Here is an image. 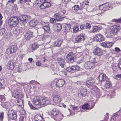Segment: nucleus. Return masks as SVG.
<instances>
[{
  "label": "nucleus",
  "mask_w": 121,
  "mask_h": 121,
  "mask_svg": "<svg viewBox=\"0 0 121 121\" xmlns=\"http://www.w3.org/2000/svg\"><path fill=\"white\" fill-rule=\"evenodd\" d=\"M82 55V54L81 52H77L75 53V57L76 58L78 59L79 58H81V57H83Z\"/></svg>",
  "instance_id": "obj_38"
},
{
  "label": "nucleus",
  "mask_w": 121,
  "mask_h": 121,
  "mask_svg": "<svg viewBox=\"0 0 121 121\" xmlns=\"http://www.w3.org/2000/svg\"><path fill=\"white\" fill-rule=\"evenodd\" d=\"M83 57H81V58L77 59V63L78 64H80L83 62Z\"/></svg>",
  "instance_id": "obj_44"
},
{
  "label": "nucleus",
  "mask_w": 121,
  "mask_h": 121,
  "mask_svg": "<svg viewBox=\"0 0 121 121\" xmlns=\"http://www.w3.org/2000/svg\"><path fill=\"white\" fill-rule=\"evenodd\" d=\"M37 24L36 21L34 19L31 21L29 23L30 26L32 27L35 26Z\"/></svg>",
  "instance_id": "obj_29"
},
{
  "label": "nucleus",
  "mask_w": 121,
  "mask_h": 121,
  "mask_svg": "<svg viewBox=\"0 0 121 121\" xmlns=\"http://www.w3.org/2000/svg\"><path fill=\"white\" fill-rule=\"evenodd\" d=\"M115 30H117V32L118 30H120L121 29V27L119 25H116L114 26H112Z\"/></svg>",
  "instance_id": "obj_41"
},
{
  "label": "nucleus",
  "mask_w": 121,
  "mask_h": 121,
  "mask_svg": "<svg viewBox=\"0 0 121 121\" xmlns=\"http://www.w3.org/2000/svg\"><path fill=\"white\" fill-rule=\"evenodd\" d=\"M53 101L56 104H58L61 101V97L59 96L56 95L53 98Z\"/></svg>",
  "instance_id": "obj_27"
},
{
  "label": "nucleus",
  "mask_w": 121,
  "mask_h": 121,
  "mask_svg": "<svg viewBox=\"0 0 121 121\" xmlns=\"http://www.w3.org/2000/svg\"><path fill=\"white\" fill-rule=\"evenodd\" d=\"M112 86V83L109 80H107L105 82L104 87L106 89H110Z\"/></svg>",
  "instance_id": "obj_25"
},
{
  "label": "nucleus",
  "mask_w": 121,
  "mask_h": 121,
  "mask_svg": "<svg viewBox=\"0 0 121 121\" xmlns=\"http://www.w3.org/2000/svg\"><path fill=\"white\" fill-rule=\"evenodd\" d=\"M41 25L43 26V28L44 27L46 26H48L49 25V24L48 23H45L44 22H42L41 24Z\"/></svg>",
  "instance_id": "obj_50"
},
{
  "label": "nucleus",
  "mask_w": 121,
  "mask_h": 121,
  "mask_svg": "<svg viewBox=\"0 0 121 121\" xmlns=\"http://www.w3.org/2000/svg\"><path fill=\"white\" fill-rule=\"evenodd\" d=\"M80 70L79 67L78 65L73 66L71 67H68L66 70L69 72H76Z\"/></svg>",
  "instance_id": "obj_8"
},
{
  "label": "nucleus",
  "mask_w": 121,
  "mask_h": 121,
  "mask_svg": "<svg viewBox=\"0 0 121 121\" xmlns=\"http://www.w3.org/2000/svg\"><path fill=\"white\" fill-rule=\"evenodd\" d=\"M118 67L121 70V62L118 63Z\"/></svg>",
  "instance_id": "obj_64"
},
{
  "label": "nucleus",
  "mask_w": 121,
  "mask_h": 121,
  "mask_svg": "<svg viewBox=\"0 0 121 121\" xmlns=\"http://www.w3.org/2000/svg\"><path fill=\"white\" fill-rule=\"evenodd\" d=\"M110 4L107 3L101 5L99 7V9L102 11L107 10L110 8Z\"/></svg>",
  "instance_id": "obj_15"
},
{
  "label": "nucleus",
  "mask_w": 121,
  "mask_h": 121,
  "mask_svg": "<svg viewBox=\"0 0 121 121\" xmlns=\"http://www.w3.org/2000/svg\"><path fill=\"white\" fill-rule=\"evenodd\" d=\"M71 25L70 24H66L65 25V27H64V29L65 30V31L68 32L70 30L71 28Z\"/></svg>",
  "instance_id": "obj_36"
},
{
  "label": "nucleus",
  "mask_w": 121,
  "mask_h": 121,
  "mask_svg": "<svg viewBox=\"0 0 121 121\" xmlns=\"http://www.w3.org/2000/svg\"><path fill=\"white\" fill-rule=\"evenodd\" d=\"M94 55L100 56L103 54V50L99 48H95L93 52Z\"/></svg>",
  "instance_id": "obj_9"
},
{
  "label": "nucleus",
  "mask_w": 121,
  "mask_h": 121,
  "mask_svg": "<svg viewBox=\"0 0 121 121\" xmlns=\"http://www.w3.org/2000/svg\"><path fill=\"white\" fill-rule=\"evenodd\" d=\"M102 27H98L97 26H95L93 27L92 32L95 33L101 30Z\"/></svg>",
  "instance_id": "obj_28"
},
{
  "label": "nucleus",
  "mask_w": 121,
  "mask_h": 121,
  "mask_svg": "<svg viewBox=\"0 0 121 121\" xmlns=\"http://www.w3.org/2000/svg\"><path fill=\"white\" fill-rule=\"evenodd\" d=\"M56 60L57 61V63H58V65L62 67H64L65 65V62L64 59L61 58H58Z\"/></svg>",
  "instance_id": "obj_21"
},
{
  "label": "nucleus",
  "mask_w": 121,
  "mask_h": 121,
  "mask_svg": "<svg viewBox=\"0 0 121 121\" xmlns=\"http://www.w3.org/2000/svg\"><path fill=\"white\" fill-rule=\"evenodd\" d=\"M30 18V17L26 15H22L19 18V19L20 21L22 22V23L24 22L25 23H26L27 21ZM24 24V23H23Z\"/></svg>",
  "instance_id": "obj_14"
},
{
  "label": "nucleus",
  "mask_w": 121,
  "mask_h": 121,
  "mask_svg": "<svg viewBox=\"0 0 121 121\" xmlns=\"http://www.w3.org/2000/svg\"><path fill=\"white\" fill-rule=\"evenodd\" d=\"M91 105L92 106V107H91V108H90V109H92V108L94 107L95 105V103L93 102H91Z\"/></svg>",
  "instance_id": "obj_63"
},
{
  "label": "nucleus",
  "mask_w": 121,
  "mask_h": 121,
  "mask_svg": "<svg viewBox=\"0 0 121 121\" xmlns=\"http://www.w3.org/2000/svg\"><path fill=\"white\" fill-rule=\"evenodd\" d=\"M9 47L11 49L12 53L16 52L17 49V46L16 45H13Z\"/></svg>",
  "instance_id": "obj_37"
},
{
  "label": "nucleus",
  "mask_w": 121,
  "mask_h": 121,
  "mask_svg": "<svg viewBox=\"0 0 121 121\" xmlns=\"http://www.w3.org/2000/svg\"><path fill=\"white\" fill-rule=\"evenodd\" d=\"M94 38L96 39L97 42H100L105 40V38L100 33L95 35Z\"/></svg>",
  "instance_id": "obj_12"
},
{
  "label": "nucleus",
  "mask_w": 121,
  "mask_h": 121,
  "mask_svg": "<svg viewBox=\"0 0 121 121\" xmlns=\"http://www.w3.org/2000/svg\"><path fill=\"white\" fill-rule=\"evenodd\" d=\"M20 68L18 66H17L15 69V72H18L20 71Z\"/></svg>",
  "instance_id": "obj_55"
},
{
  "label": "nucleus",
  "mask_w": 121,
  "mask_h": 121,
  "mask_svg": "<svg viewBox=\"0 0 121 121\" xmlns=\"http://www.w3.org/2000/svg\"><path fill=\"white\" fill-rule=\"evenodd\" d=\"M56 60L57 61V63H58V65L62 67H64L65 65V62L64 59L61 58H58Z\"/></svg>",
  "instance_id": "obj_19"
},
{
  "label": "nucleus",
  "mask_w": 121,
  "mask_h": 121,
  "mask_svg": "<svg viewBox=\"0 0 121 121\" xmlns=\"http://www.w3.org/2000/svg\"><path fill=\"white\" fill-rule=\"evenodd\" d=\"M43 28L46 33H45L44 34L40 35L39 37L40 40H43L49 37V34L48 33H49L50 30V26L49 25H48V26L44 27Z\"/></svg>",
  "instance_id": "obj_4"
},
{
  "label": "nucleus",
  "mask_w": 121,
  "mask_h": 121,
  "mask_svg": "<svg viewBox=\"0 0 121 121\" xmlns=\"http://www.w3.org/2000/svg\"><path fill=\"white\" fill-rule=\"evenodd\" d=\"M8 115L9 118L12 120H15L17 118L16 113L13 110H9L8 111Z\"/></svg>",
  "instance_id": "obj_7"
},
{
  "label": "nucleus",
  "mask_w": 121,
  "mask_h": 121,
  "mask_svg": "<svg viewBox=\"0 0 121 121\" xmlns=\"http://www.w3.org/2000/svg\"><path fill=\"white\" fill-rule=\"evenodd\" d=\"M70 106L71 108H72L74 110H78L79 109L78 107H75L74 105H71Z\"/></svg>",
  "instance_id": "obj_46"
},
{
  "label": "nucleus",
  "mask_w": 121,
  "mask_h": 121,
  "mask_svg": "<svg viewBox=\"0 0 121 121\" xmlns=\"http://www.w3.org/2000/svg\"><path fill=\"white\" fill-rule=\"evenodd\" d=\"M56 60L57 61V63H58V65L62 67H64L65 65V62L64 59L61 58H58Z\"/></svg>",
  "instance_id": "obj_20"
},
{
  "label": "nucleus",
  "mask_w": 121,
  "mask_h": 121,
  "mask_svg": "<svg viewBox=\"0 0 121 121\" xmlns=\"http://www.w3.org/2000/svg\"><path fill=\"white\" fill-rule=\"evenodd\" d=\"M95 82V80L94 79L90 80L87 81L86 82V83L87 84L91 86L93 85Z\"/></svg>",
  "instance_id": "obj_34"
},
{
  "label": "nucleus",
  "mask_w": 121,
  "mask_h": 121,
  "mask_svg": "<svg viewBox=\"0 0 121 121\" xmlns=\"http://www.w3.org/2000/svg\"><path fill=\"white\" fill-rule=\"evenodd\" d=\"M95 66V64L92 62L88 61L84 65L85 68L87 69H90L93 68Z\"/></svg>",
  "instance_id": "obj_11"
},
{
  "label": "nucleus",
  "mask_w": 121,
  "mask_h": 121,
  "mask_svg": "<svg viewBox=\"0 0 121 121\" xmlns=\"http://www.w3.org/2000/svg\"><path fill=\"white\" fill-rule=\"evenodd\" d=\"M112 21L114 22L117 23H119L121 22V18L117 19H113L112 20Z\"/></svg>",
  "instance_id": "obj_52"
},
{
  "label": "nucleus",
  "mask_w": 121,
  "mask_h": 121,
  "mask_svg": "<svg viewBox=\"0 0 121 121\" xmlns=\"http://www.w3.org/2000/svg\"><path fill=\"white\" fill-rule=\"evenodd\" d=\"M74 8V10L75 11H78L80 9L79 6L77 5H75L72 8V9Z\"/></svg>",
  "instance_id": "obj_43"
},
{
  "label": "nucleus",
  "mask_w": 121,
  "mask_h": 121,
  "mask_svg": "<svg viewBox=\"0 0 121 121\" xmlns=\"http://www.w3.org/2000/svg\"><path fill=\"white\" fill-rule=\"evenodd\" d=\"M40 4L39 6L40 8L41 9H44L51 6V4L49 2H47V0H39Z\"/></svg>",
  "instance_id": "obj_3"
},
{
  "label": "nucleus",
  "mask_w": 121,
  "mask_h": 121,
  "mask_svg": "<svg viewBox=\"0 0 121 121\" xmlns=\"http://www.w3.org/2000/svg\"><path fill=\"white\" fill-rule=\"evenodd\" d=\"M65 13V11H60L58 13L55 14L54 16V17L57 21H61L64 17V15Z\"/></svg>",
  "instance_id": "obj_6"
},
{
  "label": "nucleus",
  "mask_w": 121,
  "mask_h": 121,
  "mask_svg": "<svg viewBox=\"0 0 121 121\" xmlns=\"http://www.w3.org/2000/svg\"><path fill=\"white\" fill-rule=\"evenodd\" d=\"M39 46L37 44L34 43L33 44L32 46V50H35Z\"/></svg>",
  "instance_id": "obj_39"
},
{
  "label": "nucleus",
  "mask_w": 121,
  "mask_h": 121,
  "mask_svg": "<svg viewBox=\"0 0 121 121\" xmlns=\"http://www.w3.org/2000/svg\"><path fill=\"white\" fill-rule=\"evenodd\" d=\"M0 31L1 32H2V34H1V35H2L3 34L5 33V29L4 28H3L1 29Z\"/></svg>",
  "instance_id": "obj_61"
},
{
  "label": "nucleus",
  "mask_w": 121,
  "mask_h": 121,
  "mask_svg": "<svg viewBox=\"0 0 121 121\" xmlns=\"http://www.w3.org/2000/svg\"><path fill=\"white\" fill-rule=\"evenodd\" d=\"M6 52L7 54L9 55H10L12 53L11 50V49L9 47L6 50Z\"/></svg>",
  "instance_id": "obj_47"
},
{
  "label": "nucleus",
  "mask_w": 121,
  "mask_h": 121,
  "mask_svg": "<svg viewBox=\"0 0 121 121\" xmlns=\"http://www.w3.org/2000/svg\"><path fill=\"white\" fill-rule=\"evenodd\" d=\"M42 64L41 62L39 61H38L36 63V65L37 66H40Z\"/></svg>",
  "instance_id": "obj_57"
},
{
  "label": "nucleus",
  "mask_w": 121,
  "mask_h": 121,
  "mask_svg": "<svg viewBox=\"0 0 121 121\" xmlns=\"http://www.w3.org/2000/svg\"><path fill=\"white\" fill-rule=\"evenodd\" d=\"M56 29L57 31L60 30L62 28V26L59 23L56 24L55 25Z\"/></svg>",
  "instance_id": "obj_35"
},
{
  "label": "nucleus",
  "mask_w": 121,
  "mask_h": 121,
  "mask_svg": "<svg viewBox=\"0 0 121 121\" xmlns=\"http://www.w3.org/2000/svg\"><path fill=\"white\" fill-rule=\"evenodd\" d=\"M60 107H63L64 108H65L66 107V105L64 103H62L60 104Z\"/></svg>",
  "instance_id": "obj_62"
},
{
  "label": "nucleus",
  "mask_w": 121,
  "mask_h": 121,
  "mask_svg": "<svg viewBox=\"0 0 121 121\" xmlns=\"http://www.w3.org/2000/svg\"><path fill=\"white\" fill-rule=\"evenodd\" d=\"M35 119L36 121H41L42 120L43 118L40 115H37L35 116Z\"/></svg>",
  "instance_id": "obj_33"
},
{
  "label": "nucleus",
  "mask_w": 121,
  "mask_h": 121,
  "mask_svg": "<svg viewBox=\"0 0 121 121\" xmlns=\"http://www.w3.org/2000/svg\"><path fill=\"white\" fill-rule=\"evenodd\" d=\"M56 83H53L51 84V87L53 89H54L56 86Z\"/></svg>",
  "instance_id": "obj_53"
},
{
  "label": "nucleus",
  "mask_w": 121,
  "mask_h": 121,
  "mask_svg": "<svg viewBox=\"0 0 121 121\" xmlns=\"http://www.w3.org/2000/svg\"><path fill=\"white\" fill-rule=\"evenodd\" d=\"M6 78H4L3 79H1L0 80V83L1 84V85H4L6 82Z\"/></svg>",
  "instance_id": "obj_42"
},
{
  "label": "nucleus",
  "mask_w": 121,
  "mask_h": 121,
  "mask_svg": "<svg viewBox=\"0 0 121 121\" xmlns=\"http://www.w3.org/2000/svg\"><path fill=\"white\" fill-rule=\"evenodd\" d=\"M33 35L32 32L30 31L26 32L25 35V38L26 40H28L32 37Z\"/></svg>",
  "instance_id": "obj_23"
},
{
  "label": "nucleus",
  "mask_w": 121,
  "mask_h": 121,
  "mask_svg": "<svg viewBox=\"0 0 121 121\" xmlns=\"http://www.w3.org/2000/svg\"><path fill=\"white\" fill-rule=\"evenodd\" d=\"M19 121H26V119L23 117H21L19 119Z\"/></svg>",
  "instance_id": "obj_58"
},
{
  "label": "nucleus",
  "mask_w": 121,
  "mask_h": 121,
  "mask_svg": "<svg viewBox=\"0 0 121 121\" xmlns=\"http://www.w3.org/2000/svg\"><path fill=\"white\" fill-rule=\"evenodd\" d=\"M82 108L83 109H88L90 108V105L88 104H85L82 106Z\"/></svg>",
  "instance_id": "obj_40"
},
{
  "label": "nucleus",
  "mask_w": 121,
  "mask_h": 121,
  "mask_svg": "<svg viewBox=\"0 0 121 121\" xmlns=\"http://www.w3.org/2000/svg\"><path fill=\"white\" fill-rule=\"evenodd\" d=\"M113 44L112 42H107L101 43L100 45L105 48H110L112 46Z\"/></svg>",
  "instance_id": "obj_16"
},
{
  "label": "nucleus",
  "mask_w": 121,
  "mask_h": 121,
  "mask_svg": "<svg viewBox=\"0 0 121 121\" xmlns=\"http://www.w3.org/2000/svg\"><path fill=\"white\" fill-rule=\"evenodd\" d=\"M19 19L17 17H11L9 19L8 24L11 27L16 26L18 23Z\"/></svg>",
  "instance_id": "obj_2"
},
{
  "label": "nucleus",
  "mask_w": 121,
  "mask_h": 121,
  "mask_svg": "<svg viewBox=\"0 0 121 121\" xmlns=\"http://www.w3.org/2000/svg\"><path fill=\"white\" fill-rule=\"evenodd\" d=\"M65 81L63 79H60L56 82V86L59 87L62 86L65 83Z\"/></svg>",
  "instance_id": "obj_22"
},
{
  "label": "nucleus",
  "mask_w": 121,
  "mask_h": 121,
  "mask_svg": "<svg viewBox=\"0 0 121 121\" xmlns=\"http://www.w3.org/2000/svg\"><path fill=\"white\" fill-rule=\"evenodd\" d=\"M98 78L100 82H104L107 78V77L106 74L103 73H100L98 76Z\"/></svg>",
  "instance_id": "obj_18"
},
{
  "label": "nucleus",
  "mask_w": 121,
  "mask_h": 121,
  "mask_svg": "<svg viewBox=\"0 0 121 121\" xmlns=\"http://www.w3.org/2000/svg\"><path fill=\"white\" fill-rule=\"evenodd\" d=\"M74 55L72 52L69 53L66 56V59L68 62H72L74 60Z\"/></svg>",
  "instance_id": "obj_17"
},
{
  "label": "nucleus",
  "mask_w": 121,
  "mask_h": 121,
  "mask_svg": "<svg viewBox=\"0 0 121 121\" xmlns=\"http://www.w3.org/2000/svg\"><path fill=\"white\" fill-rule=\"evenodd\" d=\"M78 93L81 94L83 97L85 96L87 94V92L86 89L82 88L80 89L78 91Z\"/></svg>",
  "instance_id": "obj_26"
},
{
  "label": "nucleus",
  "mask_w": 121,
  "mask_h": 121,
  "mask_svg": "<svg viewBox=\"0 0 121 121\" xmlns=\"http://www.w3.org/2000/svg\"><path fill=\"white\" fill-rule=\"evenodd\" d=\"M86 29H90L91 27V25L89 23H87L86 24Z\"/></svg>",
  "instance_id": "obj_54"
},
{
  "label": "nucleus",
  "mask_w": 121,
  "mask_h": 121,
  "mask_svg": "<svg viewBox=\"0 0 121 121\" xmlns=\"http://www.w3.org/2000/svg\"><path fill=\"white\" fill-rule=\"evenodd\" d=\"M115 51L117 52H119L121 51L120 49L118 47H116L115 48Z\"/></svg>",
  "instance_id": "obj_59"
},
{
  "label": "nucleus",
  "mask_w": 121,
  "mask_h": 121,
  "mask_svg": "<svg viewBox=\"0 0 121 121\" xmlns=\"http://www.w3.org/2000/svg\"><path fill=\"white\" fill-rule=\"evenodd\" d=\"M14 62L12 61L8 62L7 65V68L9 69H12L14 68Z\"/></svg>",
  "instance_id": "obj_24"
},
{
  "label": "nucleus",
  "mask_w": 121,
  "mask_h": 121,
  "mask_svg": "<svg viewBox=\"0 0 121 121\" xmlns=\"http://www.w3.org/2000/svg\"><path fill=\"white\" fill-rule=\"evenodd\" d=\"M79 30L78 27L77 26H74L73 28V32L74 33L77 32Z\"/></svg>",
  "instance_id": "obj_45"
},
{
  "label": "nucleus",
  "mask_w": 121,
  "mask_h": 121,
  "mask_svg": "<svg viewBox=\"0 0 121 121\" xmlns=\"http://www.w3.org/2000/svg\"><path fill=\"white\" fill-rule=\"evenodd\" d=\"M28 60L29 61V62L31 64L33 62H34L33 59L31 58H29Z\"/></svg>",
  "instance_id": "obj_60"
},
{
  "label": "nucleus",
  "mask_w": 121,
  "mask_h": 121,
  "mask_svg": "<svg viewBox=\"0 0 121 121\" xmlns=\"http://www.w3.org/2000/svg\"><path fill=\"white\" fill-rule=\"evenodd\" d=\"M4 115L3 112L0 113V121H2L4 118Z\"/></svg>",
  "instance_id": "obj_48"
},
{
  "label": "nucleus",
  "mask_w": 121,
  "mask_h": 121,
  "mask_svg": "<svg viewBox=\"0 0 121 121\" xmlns=\"http://www.w3.org/2000/svg\"><path fill=\"white\" fill-rule=\"evenodd\" d=\"M62 41L61 40H60L58 41L55 42L54 44V47L60 46L62 44Z\"/></svg>",
  "instance_id": "obj_31"
},
{
  "label": "nucleus",
  "mask_w": 121,
  "mask_h": 121,
  "mask_svg": "<svg viewBox=\"0 0 121 121\" xmlns=\"http://www.w3.org/2000/svg\"><path fill=\"white\" fill-rule=\"evenodd\" d=\"M56 20L54 18H51L50 20V22L51 23H54L56 22Z\"/></svg>",
  "instance_id": "obj_51"
},
{
  "label": "nucleus",
  "mask_w": 121,
  "mask_h": 121,
  "mask_svg": "<svg viewBox=\"0 0 121 121\" xmlns=\"http://www.w3.org/2000/svg\"><path fill=\"white\" fill-rule=\"evenodd\" d=\"M20 29L18 28L15 29L13 30V33L16 35H18L21 32Z\"/></svg>",
  "instance_id": "obj_32"
},
{
  "label": "nucleus",
  "mask_w": 121,
  "mask_h": 121,
  "mask_svg": "<svg viewBox=\"0 0 121 121\" xmlns=\"http://www.w3.org/2000/svg\"><path fill=\"white\" fill-rule=\"evenodd\" d=\"M12 97L17 99V103H19L22 101L21 98L22 94L21 93H18L17 92L15 93H14L12 95Z\"/></svg>",
  "instance_id": "obj_13"
},
{
  "label": "nucleus",
  "mask_w": 121,
  "mask_h": 121,
  "mask_svg": "<svg viewBox=\"0 0 121 121\" xmlns=\"http://www.w3.org/2000/svg\"><path fill=\"white\" fill-rule=\"evenodd\" d=\"M117 32V30H115L112 26L105 32V35L107 38H111Z\"/></svg>",
  "instance_id": "obj_5"
},
{
  "label": "nucleus",
  "mask_w": 121,
  "mask_h": 121,
  "mask_svg": "<svg viewBox=\"0 0 121 121\" xmlns=\"http://www.w3.org/2000/svg\"><path fill=\"white\" fill-rule=\"evenodd\" d=\"M28 104L31 109L34 110L36 109V108L33 106L32 104L30 103V102H28Z\"/></svg>",
  "instance_id": "obj_49"
},
{
  "label": "nucleus",
  "mask_w": 121,
  "mask_h": 121,
  "mask_svg": "<svg viewBox=\"0 0 121 121\" xmlns=\"http://www.w3.org/2000/svg\"><path fill=\"white\" fill-rule=\"evenodd\" d=\"M33 102L36 105H43L50 103V101L46 98L35 96L33 99Z\"/></svg>",
  "instance_id": "obj_1"
},
{
  "label": "nucleus",
  "mask_w": 121,
  "mask_h": 121,
  "mask_svg": "<svg viewBox=\"0 0 121 121\" xmlns=\"http://www.w3.org/2000/svg\"><path fill=\"white\" fill-rule=\"evenodd\" d=\"M58 110L57 109H53L51 112V115L52 117L56 116L58 114Z\"/></svg>",
  "instance_id": "obj_30"
},
{
  "label": "nucleus",
  "mask_w": 121,
  "mask_h": 121,
  "mask_svg": "<svg viewBox=\"0 0 121 121\" xmlns=\"http://www.w3.org/2000/svg\"><path fill=\"white\" fill-rule=\"evenodd\" d=\"M20 2L21 3H23L27 2H30V0H20Z\"/></svg>",
  "instance_id": "obj_56"
},
{
  "label": "nucleus",
  "mask_w": 121,
  "mask_h": 121,
  "mask_svg": "<svg viewBox=\"0 0 121 121\" xmlns=\"http://www.w3.org/2000/svg\"><path fill=\"white\" fill-rule=\"evenodd\" d=\"M84 40V34H81L76 37L75 39V41L76 43H79L83 41Z\"/></svg>",
  "instance_id": "obj_10"
}]
</instances>
